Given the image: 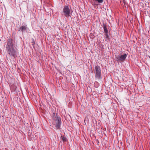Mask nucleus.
<instances>
[{
  "label": "nucleus",
  "mask_w": 150,
  "mask_h": 150,
  "mask_svg": "<svg viewBox=\"0 0 150 150\" xmlns=\"http://www.w3.org/2000/svg\"><path fill=\"white\" fill-rule=\"evenodd\" d=\"M13 40L11 38H10L7 41V44L6 45V49L8 55L11 57H14L16 56V48L13 45Z\"/></svg>",
  "instance_id": "1"
},
{
  "label": "nucleus",
  "mask_w": 150,
  "mask_h": 150,
  "mask_svg": "<svg viewBox=\"0 0 150 150\" xmlns=\"http://www.w3.org/2000/svg\"><path fill=\"white\" fill-rule=\"evenodd\" d=\"M52 116V120L55 122L56 128L57 129H60L62 123L60 117L58 115L57 113L55 112L53 113Z\"/></svg>",
  "instance_id": "2"
},
{
  "label": "nucleus",
  "mask_w": 150,
  "mask_h": 150,
  "mask_svg": "<svg viewBox=\"0 0 150 150\" xmlns=\"http://www.w3.org/2000/svg\"><path fill=\"white\" fill-rule=\"evenodd\" d=\"M62 15L64 17L69 18L71 17L72 12L69 6H64L61 12Z\"/></svg>",
  "instance_id": "3"
},
{
  "label": "nucleus",
  "mask_w": 150,
  "mask_h": 150,
  "mask_svg": "<svg viewBox=\"0 0 150 150\" xmlns=\"http://www.w3.org/2000/svg\"><path fill=\"white\" fill-rule=\"evenodd\" d=\"M94 70L96 79L98 80H101L102 78L100 67L98 65L95 66Z\"/></svg>",
  "instance_id": "4"
},
{
  "label": "nucleus",
  "mask_w": 150,
  "mask_h": 150,
  "mask_svg": "<svg viewBox=\"0 0 150 150\" xmlns=\"http://www.w3.org/2000/svg\"><path fill=\"white\" fill-rule=\"evenodd\" d=\"M115 59L116 61H123L125 60L127 57V54H125L124 55H115Z\"/></svg>",
  "instance_id": "5"
},
{
  "label": "nucleus",
  "mask_w": 150,
  "mask_h": 150,
  "mask_svg": "<svg viewBox=\"0 0 150 150\" xmlns=\"http://www.w3.org/2000/svg\"><path fill=\"white\" fill-rule=\"evenodd\" d=\"M103 28L104 29V33H105V36L106 38H108V30L107 28V25L103 23Z\"/></svg>",
  "instance_id": "6"
},
{
  "label": "nucleus",
  "mask_w": 150,
  "mask_h": 150,
  "mask_svg": "<svg viewBox=\"0 0 150 150\" xmlns=\"http://www.w3.org/2000/svg\"><path fill=\"white\" fill-rule=\"evenodd\" d=\"M27 28V25H22L18 29V31H21L22 32H23L24 31L26 30Z\"/></svg>",
  "instance_id": "7"
},
{
  "label": "nucleus",
  "mask_w": 150,
  "mask_h": 150,
  "mask_svg": "<svg viewBox=\"0 0 150 150\" xmlns=\"http://www.w3.org/2000/svg\"><path fill=\"white\" fill-rule=\"evenodd\" d=\"M61 137L62 138V140L63 142H65L67 141V139L66 137L62 136Z\"/></svg>",
  "instance_id": "8"
},
{
  "label": "nucleus",
  "mask_w": 150,
  "mask_h": 150,
  "mask_svg": "<svg viewBox=\"0 0 150 150\" xmlns=\"http://www.w3.org/2000/svg\"><path fill=\"white\" fill-rule=\"evenodd\" d=\"M91 38H92V39H93V38H94V37H93V36H92V37H91Z\"/></svg>",
  "instance_id": "9"
},
{
  "label": "nucleus",
  "mask_w": 150,
  "mask_h": 150,
  "mask_svg": "<svg viewBox=\"0 0 150 150\" xmlns=\"http://www.w3.org/2000/svg\"><path fill=\"white\" fill-rule=\"evenodd\" d=\"M99 142H98V143Z\"/></svg>",
  "instance_id": "10"
},
{
  "label": "nucleus",
  "mask_w": 150,
  "mask_h": 150,
  "mask_svg": "<svg viewBox=\"0 0 150 150\" xmlns=\"http://www.w3.org/2000/svg\"><path fill=\"white\" fill-rule=\"evenodd\" d=\"M149 57V58H150V56Z\"/></svg>",
  "instance_id": "11"
}]
</instances>
